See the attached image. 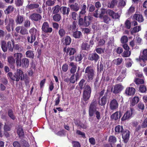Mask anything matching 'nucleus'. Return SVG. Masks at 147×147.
Wrapping results in <instances>:
<instances>
[{
    "mask_svg": "<svg viewBox=\"0 0 147 147\" xmlns=\"http://www.w3.org/2000/svg\"><path fill=\"white\" fill-rule=\"evenodd\" d=\"M7 76L8 78L17 82L19 81L20 80H24V75L23 71L20 69H17L14 75L12 72H10L7 74Z\"/></svg>",
    "mask_w": 147,
    "mask_h": 147,
    "instance_id": "f257e3e1",
    "label": "nucleus"
},
{
    "mask_svg": "<svg viewBox=\"0 0 147 147\" xmlns=\"http://www.w3.org/2000/svg\"><path fill=\"white\" fill-rule=\"evenodd\" d=\"M83 89V100L86 102L89 100L91 97L92 88L90 85L85 84Z\"/></svg>",
    "mask_w": 147,
    "mask_h": 147,
    "instance_id": "f03ea898",
    "label": "nucleus"
},
{
    "mask_svg": "<svg viewBox=\"0 0 147 147\" xmlns=\"http://www.w3.org/2000/svg\"><path fill=\"white\" fill-rule=\"evenodd\" d=\"M86 77L88 78L87 80L90 81L93 79L95 74V72L93 68L91 66H88L85 70Z\"/></svg>",
    "mask_w": 147,
    "mask_h": 147,
    "instance_id": "7ed1b4c3",
    "label": "nucleus"
},
{
    "mask_svg": "<svg viewBox=\"0 0 147 147\" xmlns=\"http://www.w3.org/2000/svg\"><path fill=\"white\" fill-rule=\"evenodd\" d=\"M134 111L133 108H131L130 110L127 111L121 118V121H124L131 118L132 115L134 114Z\"/></svg>",
    "mask_w": 147,
    "mask_h": 147,
    "instance_id": "20e7f679",
    "label": "nucleus"
},
{
    "mask_svg": "<svg viewBox=\"0 0 147 147\" xmlns=\"http://www.w3.org/2000/svg\"><path fill=\"white\" fill-rule=\"evenodd\" d=\"M42 30L43 32L45 33H51L53 31V29L50 27V25L48 22H44L42 26Z\"/></svg>",
    "mask_w": 147,
    "mask_h": 147,
    "instance_id": "39448f33",
    "label": "nucleus"
},
{
    "mask_svg": "<svg viewBox=\"0 0 147 147\" xmlns=\"http://www.w3.org/2000/svg\"><path fill=\"white\" fill-rule=\"evenodd\" d=\"M124 88V86L121 83L116 84L113 87V93L115 94H120Z\"/></svg>",
    "mask_w": 147,
    "mask_h": 147,
    "instance_id": "423d86ee",
    "label": "nucleus"
},
{
    "mask_svg": "<svg viewBox=\"0 0 147 147\" xmlns=\"http://www.w3.org/2000/svg\"><path fill=\"white\" fill-rule=\"evenodd\" d=\"M130 132L127 129H124V131L121 134L123 141L124 143H127L128 142L129 138Z\"/></svg>",
    "mask_w": 147,
    "mask_h": 147,
    "instance_id": "0eeeda50",
    "label": "nucleus"
},
{
    "mask_svg": "<svg viewBox=\"0 0 147 147\" xmlns=\"http://www.w3.org/2000/svg\"><path fill=\"white\" fill-rule=\"evenodd\" d=\"M29 61L28 58L26 57L23 58L19 63L18 66L22 68H27L29 65Z\"/></svg>",
    "mask_w": 147,
    "mask_h": 147,
    "instance_id": "6e6552de",
    "label": "nucleus"
},
{
    "mask_svg": "<svg viewBox=\"0 0 147 147\" xmlns=\"http://www.w3.org/2000/svg\"><path fill=\"white\" fill-rule=\"evenodd\" d=\"M99 56L96 53H93L89 54L88 59L91 61L96 63L100 59Z\"/></svg>",
    "mask_w": 147,
    "mask_h": 147,
    "instance_id": "1a4fd4ad",
    "label": "nucleus"
},
{
    "mask_svg": "<svg viewBox=\"0 0 147 147\" xmlns=\"http://www.w3.org/2000/svg\"><path fill=\"white\" fill-rule=\"evenodd\" d=\"M109 107L110 109L112 110H115L118 108V103L115 99H113L111 101Z\"/></svg>",
    "mask_w": 147,
    "mask_h": 147,
    "instance_id": "9d476101",
    "label": "nucleus"
},
{
    "mask_svg": "<svg viewBox=\"0 0 147 147\" xmlns=\"http://www.w3.org/2000/svg\"><path fill=\"white\" fill-rule=\"evenodd\" d=\"M30 18L32 21L37 22L40 21L42 19V17L40 14L34 13L30 15Z\"/></svg>",
    "mask_w": 147,
    "mask_h": 147,
    "instance_id": "9b49d317",
    "label": "nucleus"
},
{
    "mask_svg": "<svg viewBox=\"0 0 147 147\" xmlns=\"http://www.w3.org/2000/svg\"><path fill=\"white\" fill-rule=\"evenodd\" d=\"M108 95H107V93H105L104 95L102 96L100 100L98 101V104L101 106H105L108 100Z\"/></svg>",
    "mask_w": 147,
    "mask_h": 147,
    "instance_id": "f8f14e48",
    "label": "nucleus"
},
{
    "mask_svg": "<svg viewBox=\"0 0 147 147\" xmlns=\"http://www.w3.org/2000/svg\"><path fill=\"white\" fill-rule=\"evenodd\" d=\"M136 92L135 89L133 87H128L126 88L125 90V94L128 96L134 95Z\"/></svg>",
    "mask_w": 147,
    "mask_h": 147,
    "instance_id": "ddd939ff",
    "label": "nucleus"
},
{
    "mask_svg": "<svg viewBox=\"0 0 147 147\" xmlns=\"http://www.w3.org/2000/svg\"><path fill=\"white\" fill-rule=\"evenodd\" d=\"M22 57V54L20 53H17L14 54V57L15 58L17 66H18L19 63L22 59L21 58Z\"/></svg>",
    "mask_w": 147,
    "mask_h": 147,
    "instance_id": "4468645a",
    "label": "nucleus"
},
{
    "mask_svg": "<svg viewBox=\"0 0 147 147\" xmlns=\"http://www.w3.org/2000/svg\"><path fill=\"white\" fill-rule=\"evenodd\" d=\"M7 60L9 63V65L10 68L14 69L15 68V60L13 57H8Z\"/></svg>",
    "mask_w": 147,
    "mask_h": 147,
    "instance_id": "2eb2a0df",
    "label": "nucleus"
},
{
    "mask_svg": "<svg viewBox=\"0 0 147 147\" xmlns=\"http://www.w3.org/2000/svg\"><path fill=\"white\" fill-rule=\"evenodd\" d=\"M92 18L90 16H85L84 17V26L88 27L89 26L91 23V21Z\"/></svg>",
    "mask_w": 147,
    "mask_h": 147,
    "instance_id": "dca6fc26",
    "label": "nucleus"
},
{
    "mask_svg": "<svg viewBox=\"0 0 147 147\" xmlns=\"http://www.w3.org/2000/svg\"><path fill=\"white\" fill-rule=\"evenodd\" d=\"M62 41L64 45L66 46L69 45L71 43V39L70 36L67 35L63 38Z\"/></svg>",
    "mask_w": 147,
    "mask_h": 147,
    "instance_id": "f3484780",
    "label": "nucleus"
},
{
    "mask_svg": "<svg viewBox=\"0 0 147 147\" xmlns=\"http://www.w3.org/2000/svg\"><path fill=\"white\" fill-rule=\"evenodd\" d=\"M108 14L113 19H117L119 18L120 17V16L118 13L115 12L113 10L111 9L108 10Z\"/></svg>",
    "mask_w": 147,
    "mask_h": 147,
    "instance_id": "a211bd4d",
    "label": "nucleus"
},
{
    "mask_svg": "<svg viewBox=\"0 0 147 147\" xmlns=\"http://www.w3.org/2000/svg\"><path fill=\"white\" fill-rule=\"evenodd\" d=\"M25 19L24 16L23 15L18 14L17 16L15 21L17 24H21Z\"/></svg>",
    "mask_w": 147,
    "mask_h": 147,
    "instance_id": "6ab92c4d",
    "label": "nucleus"
},
{
    "mask_svg": "<svg viewBox=\"0 0 147 147\" xmlns=\"http://www.w3.org/2000/svg\"><path fill=\"white\" fill-rule=\"evenodd\" d=\"M70 11V8L65 6L61 7V12L63 15H65L68 16Z\"/></svg>",
    "mask_w": 147,
    "mask_h": 147,
    "instance_id": "aec40b11",
    "label": "nucleus"
},
{
    "mask_svg": "<svg viewBox=\"0 0 147 147\" xmlns=\"http://www.w3.org/2000/svg\"><path fill=\"white\" fill-rule=\"evenodd\" d=\"M14 43L13 40L9 41L7 42V47L8 51L13 52L14 47Z\"/></svg>",
    "mask_w": 147,
    "mask_h": 147,
    "instance_id": "412c9836",
    "label": "nucleus"
},
{
    "mask_svg": "<svg viewBox=\"0 0 147 147\" xmlns=\"http://www.w3.org/2000/svg\"><path fill=\"white\" fill-rule=\"evenodd\" d=\"M133 18L140 22H142L144 21L143 17L141 14H135L133 16Z\"/></svg>",
    "mask_w": 147,
    "mask_h": 147,
    "instance_id": "4be33fe9",
    "label": "nucleus"
},
{
    "mask_svg": "<svg viewBox=\"0 0 147 147\" xmlns=\"http://www.w3.org/2000/svg\"><path fill=\"white\" fill-rule=\"evenodd\" d=\"M5 25L8 24L11 26V28L12 29V27L14 24V21L13 19L10 18H7L6 17L5 20Z\"/></svg>",
    "mask_w": 147,
    "mask_h": 147,
    "instance_id": "5701e85b",
    "label": "nucleus"
},
{
    "mask_svg": "<svg viewBox=\"0 0 147 147\" xmlns=\"http://www.w3.org/2000/svg\"><path fill=\"white\" fill-rule=\"evenodd\" d=\"M86 5L85 3H83L82 5L81 10L79 13L80 17H82V15H85L86 13Z\"/></svg>",
    "mask_w": 147,
    "mask_h": 147,
    "instance_id": "b1692460",
    "label": "nucleus"
},
{
    "mask_svg": "<svg viewBox=\"0 0 147 147\" xmlns=\"http://www.w3.org/2000/svg\"><path fill=\"white\" fill-rule=\"evenodd\" d=\"M73 36L75 38H80L83 36L82 32L78 30L73 32Z\"/></svg>",
    "mask_w": 147,
    "mask_h": 147,
    "instance_id": "393cba45",
    "label": "nucleus"
},
{
    "mask_svg": "<svg viewBox=\"0 0 147 147\" xmlns=\"http://www.w3.org/2000/svg\"><path fill=\"white\" fill-rule=\"evenodd\" d=\"M69 7L71 10L75 12L78 11L80 9V6L77 3L71 4L69 5Z\"/></svg>",
    "mask_w": 147,
    "mask_h": 147,
    "instance_id": "a878e982",
    "label": "nucleus"
},
{
    "mask_svg": "<svg viewBox=\"0 0 147 147\" xmlns=\"http://www.w3.org/2000/svg\"><path fill=\"white\" fill-rule=\"evenodd\" d=\"M123 127L122 126L118 125L116 126L115 128V131L116 133L115 134H119L120 133L121 134L124 131Z\"/></svg>",
    "mask_w": 147,
    "mask_h": 147,
    "instance_id": "bb28decb",
    "label": "nucleus"
},
{
    "mask_svg": "<svg viewBox=\"0 0 147 147\" xmlns=\"http://www.w3.org/2000/svg\"><path fill=\"white\" fill-rule=\"evenodd\" d=\"M8 115L9 117L12 119L14 120L16 119V117L12 109H9L8 110Z\"/></svg>",
    "mask_w": 147,
    "mask_h": 147,
    "instance_id": "cd10ccee",
    "label": "nucleus"
},
{
    "mask_svg": "<svg viewBox=\"0 0 147 147\" xmlns=\"http://www.w3.org/2000/svg\"><path fill=\"white\" fill-rule=\"evenodd\" d=\"M143 59L140 57L136 59V60L137 61L139 62L140 65L142 67H144L146 65V60Z\"/></svg>",
    "mask_w": 147,
    "mask_h": 147,
    "instance_id": "c85d7f7f",
    "label": "nucleus"
},
{
    "mask_svg": "<svg viewBox=\"0 0 147 147\" xmlns=\"http://www.w3.org/2000/svg\"><path fill=\"white\" fill-rule=\"evenodd\" d=\"M38 4L37 3L28 4L27 6V8L30 10L35 9L36 8L38 7Z\"/></svg>",
    "mask_w": 147,
    "mask_h": 147,
    "instance_id": "c756f323",
    "label": "nucleus"
},
{
    "mask_svg": "<svg viewBox=\"0 0 147 147\" xmlns=\"http://www.w3.org/2000/svg\"><path fill=\"white\" fill-rule=\"evenodd\" d=\"M26 55L27 57L32 59H34V53H33V51H27L26 53Z\"/></svg>",
    "mask_w": 147,
    "mask_h": 147,
    "instance_id": "7c9ffc66",
    "label": "nucleus"
},
{
    "mask_svg": "<svg viewBox=\"0 0 147 147\" xmlns=\"http://www.w3.org/2000/svg\"><path fill=\"white\" fill-rule=\"evenodd\" d=\"M76 52V49L73 48L68 47L67 49L66 53L69 52V56L74 55Z\"/></svg>",
    "mask_w": 147,
    "mask_h": 147,
    "instance_id": "2f4dec72",
    "label": "nucleus"
},
{
    "mask_svg": "<svg viewBox=\"0 0 147 147\" xmlns=\"http://www.w3.org/2000/svg\"><path fill=\"white\" fill-rule=\"evenodd\" d=\"M87 9L89 12H94L95 9V6L92 4H88Z\"/></svg>",
    "mask_w": 147,
    "mask_h": 147,
    "instance_id": "473e14b6",
    "label": "nucleus"
},
{
    "mask_svg": "<svg viewBox=\"0 0 147 147\" xmlns=\"http://www.w3.org/2000/svg\"><path fill=\"white\" fill-rule=\"evenodd\" d=\"M139 98L138 97H134L131 100V106H134L139 101Z\"/></svg>",
    "mask_w": 147,
    "mask_h": 147,
    "instance_id": "72a5a7b5",
    "label": "nucleus"
},
{
    "mask_svg": "<svg viewBox=\"0 0 147 147\" xmlns=\"http://www.w3.org/2000/svg\"><path fill=\"white\" fill-rule=\"evenodd\" d=\"M59 30L58 31V34L60 38L64 36L65 34V31L63 27H60Z\"/></svg>",
    "mask_w": 147,
    "mask_h": 147,
    "instance_id": "f704fd0d",
    "label": "nucleus"
},
{
    "mask_svg": "<svg viewBox=\"0 0 147 147\" xmlns=\"http://www.w3.org/2000/svg\"><path fill=\"white\" fill-rule=\"evenodd\" d=\"M70 28L73 31L77 30L78 28V27L76 21H74L73 22L72 24L70 25Z\"/></svg>",
    "mask_w": 147,
    "mask_h": 147,
    "instance_id": "c9c22d12",
    "label": "nucleus"
},
{
    "mask_svg": "<svg viewBox=\"0 0 147 147\" xmlns=\"http://www.w3.org/2000/svg\"><path fill=\"white\" fill-rule=\"evenodd\" d=\"M23 47L21 45L19 44H16L14 45V50L17 51L18 52H20L23 50Z\"/></svg>",
    "mask_w": 147,
    "mask_h": 147,
    "instance_id": "e433bc0d",
    "label": "nucleus"
},
{
    "mask_svg": "<svg viewBox=\"0 0 147 147\" xmlns=\"http://www.w3.org/2000/svg\"><path fill=\"white\" fill-rule=\"evenodd\" d=\"M17 133L20 138L23 137L24 136V133L22 127H19L17 129Z\"/></svg>",
    "mask_w": 147,
    "mask_h": 147,
    "instance_id": "4c0bfd02",
    "label": "nucleus"
},
{
    "mask_svg": "<svg viewBox=\"0 0 147 147\" xmlns=\"http://www.w3.org/2000/svg\"><path fill=\"white\" fill-rule=\"evenodd\" d=\"M90 45L86 42L82 43V49L83 50L88 51L89 49Z\"/></svg>",
    "mask_w": 147,
    "mask_h": 147,
    "instance_id": "58836bf2",
    "label": "nucleus"
},
{
    "mask_svg": "<svg viewBox=\"0 0 147 147\" xmlns=\"http://www.w3.org/2000/svg\"><path fill=\"white\" fill-rule=\"evenodd\" d=\"M7 45L6 42L3 41L1 42V47L3 51L4 52H6L7 50Z\"/></svg>",
    "mask_w": 147,
    "mask_h": 147,
    "instance_id": "ea45409f",
    "label": "nucleus"
},
{
    "mask_svg": "<svg viewBox=\"0 0 147 147\" xmlns=\"http://www.w3.org/2000/svg\"><path fill=\"white\" fill-rule=\"evenodd\" d=\"M108 141L111 146H112V144L116 142L117 139L115 136H111L109 137Z\"/></svg>",
    "mask_w": 147,
    "mask_h": 147,
    "instance_id": "a19ab883",
    "label": "nucleus"
},
{
    "mask_svg": "<svg viewBox=\"0 0 147 147\" xmlns=\"http://www.w3.org/2000/svg\"><path fill=\"white\" fill-rule=\"evenodd\" d=\"M36 36L30 35V36H28L27 37V40L28 42L32 43L34 42L36 40Z\"/></svg>",
    "mask_w": 147,
    "mask_h": 147,
    "instance_id": "79ce46f5",
    "label": "nucleus"
},
{
    "mask_svg": "<svg viewBox=\"0 0 147 147\" xmlns=\"http://www.w3.org/2000/svg\"><path fill=\"white\" fill-rule=\"evenodd\" d=\"M37 31V30L34 27L32 28L29 30V32L30 35L32 36H36V35Z\"/></svg>",
    "mask_w": 147,
    "mask_h": 147,
    "instance_id": "37998d69",
    "label": "nucleus"
},
{
    "mask_svg": "<svg viewBox=\"0 0 147 147\" xmlns=\"http://www.w3.org/2000/svg\"><path fill=\"white\" fill-rule=\"evenodd\" d=\"M131 54V52L129 50H124L122 54V56L123 57H129Z\"/></svg>",
    "mask_w": 147,
    "mask_h": 147,
    "instance_id": "c03bdc74",
    "label": "nucleus"
},
{
    "mask_svg": "<svg viewBox=\"0 0 147 147\" xmlns=\"http://www.w3.org/2000/svg\"><path fill=\"white\" fill-rule=\"evenodd\" d=\"M119 118L118 112H116L111 116V118L115 120H117Z\"/></svg>",
    "mask_w": 147,
    "mask_h": 147,
    "instance_id": "a18cd8bd",
    "label": "nucleus"
},
{
    "mask_svg": "<svg viewBox=\"0 0 147 147\" xmlns=\"http://www.w3.org/2000/svg\"><path fill=\"white\" fill-rule=\"evenodd\" d=\"M96 100L94 101L93 100L91 102L89 107V109L96 110Z\"/></svg>",
    "mask_w": 147,
    "mask_h": 147,
    "instance_id": "49530a36",
    "label": "nucleus"
},
{
    "mask_svg": "<svg viewBox=\"0 0 147 147\" xmlns=\"http://www.w3.org/2000/svg\"><path fill=\"white\" fill-rule=\"evenodd\" d=\"M61 7L59 5H57L53 8V13H57L60 10H61Z\"/></svg>",
    "mask_w": 147,
    "mask_h": 147,
    "instance_id": "de8ad7c7",
    "label": "nucleus"
},
{
    "mask_svg": "<svg viewBox=\"0 0 147 147\" xmlns=\"http://www.w3.org/2000/svg\"><path fill=\"white\" fill-rule=\"evenodd\" d=\"M141 30V27L140 26H136L133 28L131 31V33H135L140 31Z\"/></svg>",
    "mask_w": 147,
    "mask_h": 147,
    "instance_id": "09e8293b",
    "label": "nucleus"
},
{
    "mask_svg": "<svg viewBox=\"0 0 147 147\" xmlns=\"http://www.w3.org/2000/svg\"><path fill=\"white\" fill-rule=\"evenodd\" d=\"M13 7L11 6H9L4 11V12L6 14H8L13 11Z\"/></svg>",
    "mask_w": 147,
    "mask_h": 147,
    "instance_id": "8fccbe9b",
    "label": "nucleus"
},
{
    "mask_svg": "<svg viewBox=\"0 0 147 147\" xmlns=\"http://www.w3.org/2000/svg\"><path fill=\"white\" fill-rule=\"evenodd\" d=\"M139 57L147 60V49H144L142 51V55Z\"/></svg>",
    "mask_w": 147,
    "mask_h": 147,
    "instance_id": "3c124183",
    "label": "nucleus"
},
{
    "mask_svg": "<svg viewBox=\"0 0 147 147\" xmlns=\"http://www.w3.org/2000/svg\"><path fill=\"white\" fill-rule=\"evenodd\" d=\"M55 14L53 16V19L55 22H59L61 19V16L59 14Z\"/></svg>",
    "mask_w": 147,
    "mask_h": 147,
    "instance_id": "603ef678",
    "label": "nucleus"
},
{
    "mask_svg": "<svg viewBox=\"0 0 147 147\" xmlns=\"http://www.w3.org/2000/svg\"><path fill=\"white\" fill-rule=\"evenodd\" d=\"M147 90L146 88L145 85H142L140 86L139 88V90L141 93H145Z\"/></svg>",
    "mask_w": 147,
    "mask_h": 147,
    "instance_id": "864d4df0",
    "label": "nucleus"
},
{
    "mask_svg": "<svg viewBox=\"0 0 147 147\" xmlns=\"http://www.w3.org/2000/svg\"><path fill=\"white\" fill-rule=\"evenodd\" d=\"M11 127L10 124L5 123L4 126V130L5 131H9L11 130Z\"/></svg>",
    "mask_w": 147,
    "mask_h": 147,
    "instance_id": "5fc2aeb1",
    "label": "nucleus"
},
{
    "mask_svg": "<svg viewBox=\"0 0 147 147\" xmlns=\"http://www.w3.org/2000/svg\"><path fill=\"white\" fill-rule=\"evenodd\" d=\"M15 4L17 7H20L22 5L24 0H15Z\"/></svg>",
    "mask_w": 147,
    "mask_h": 147,
    "instance_id": "6e6d98bb",
    "label": "nucleus"
},
{
    "mask_svg": "<svg viewBox=\"0 0 147 147\" xmlns=\"http://www.w3.org/2000/svg\"><path fill=\"white\" fill-rule=\"evenodd\" d=\"M85 82V80L84 79H82L80 82L79 85V88L80 90H82L83 88H84V84Z\"/></svg>",
    "mask_w": 147,
    "mask_h": 147,
    "instance_id": "4d7b16f0",
    "label": "nucleus"
},
{
    "mask_svg": "<svg viewBox=\"0 0 147 147\" xmlns=\"http://www.w3.org/2000/svg\"><path fill=\"white\" fill-rule=\"evenodd\" d=\"M117 0H113L111 2L109 6V7L110 8H113L117 4Z\"/></svg>",
    "mask_w": 147,
    "mask_h": 147,
    "instance_id": "13d9d810",
    "label": "nucleus"
},
{
    "mask_svg": "<svg viewBox=\"0 0 147 147\" xmlns=\"http://www.w3.org/2000/svg\"><path fill=\"white\" fill-rule=\"evenodd\" d=\"M102 18L103 20V22L107 24H109V21L110 20V18L106 15H105Z\"/></svg>",
    "mask_w": 147,
    "mask_h": 147,
    "instance_id": "bf43d9fd",
    "label": "nucleus"
},
{
    "mask_svg": "<svg viewBox=\"0 0 147 147\" xmlns=\"http://www.w3.org/2000/svg\"><path fill=\"white\" fill-rule=\"evenodd\" d=\"M106 10L105 9H101L100 13L99 15L98 18L100 19L102 18L104 16H105L104 14L106 13Z\"/></svg>",
    "mask_w": 147,
    "mask_h": 147,
    "instance_id": "052dcab7",
    "label": "nucleus"
},
{
    "mask_svg": "<svg viewBox=\"0 0 147 147\" xmlns=\"http://www.w3.org/2000/svg\"><path fill=\"white\" fill-rule=\"evenodd\" d=\"M121 41L122 43L125 44L128 41V38L125 36H122L121 39Z\"/></svg>",
    "mask_w": 147,
    "mask_h": 147,
    "instance_id": "680f3d73",
    "label": "nucleus"
},
{
    "mask_svg": "<svg viewBox=\"0 0 147 147\" xmlns=\"http://www.w3.org/2000/svg\"><path fill=\"white\" fill-rule=\"evenodd\" d=\"M83 56L81 53L78 54L75 57V61H81L82 59Z\"/></svg>",
    "mask_w": 147,
    "mask_h": 147,
    "instance_id": "e2e57ef3",
    "label": "nucleus"
},
{
    "mask_svg": "<svg viewBox=\"0 0 147 147\" xmlns=\"http://www.w3.org/2000/svg\"><path fill=\"white\" fill-rule=\"evenodd\" d=\"M134 82L137 84H142L144 83L143 80L138 78L136 79Z\"/></svg>",
    "mask_w": 147,
    "mask_h": 147,
    "instance_id": "0e129e2a",
    "label": "nucleus"
},
{
    "mask_svg": "<svg viewBox=\"0 0 147 147\" xmlns=\"http://www.w3.org/2000/svg\"><path fill=\"white\" fill-rule=\"evenodd\" d=\"M20 32L22 35H26L28 34V30L24 28H21Z\"/></svg>",
    "mask_w": 147,
    "mask_h": 147,
    "instance_id": "69168bd1",
    "label": "nucleus"
},
{
    "mask_svg": "<svg viewBox=\"0 0 147 147\" xmlns=\"http://www.w3.org/2000/svg\"><path fill=\"white\" fill-rule=\"evenodd\" d=\"M125 78V75L124 74H120L117 78V80L119 82L122 81Z\"/></svg>",
    "mask_w": 147,
    "mask_h": 147,
    "instance_id": "338daca9",
    "label": "nucleus"
},
{
    "mask_svg": "<svg viewBox=\"0 0 147 147\" xmlns=\"http://www.w3.org/2000/svg\"><path fill=\"white\" fill-rule=\"evenodd\" d=\"M72 144L73 147H81L80 144L78 141H72Z\"/></svg>",
    "mask_w": 147,
    "mask_h": 147,
    "instance_id": "774afa93",
    "label": "nucleus"
}]
</instances>
